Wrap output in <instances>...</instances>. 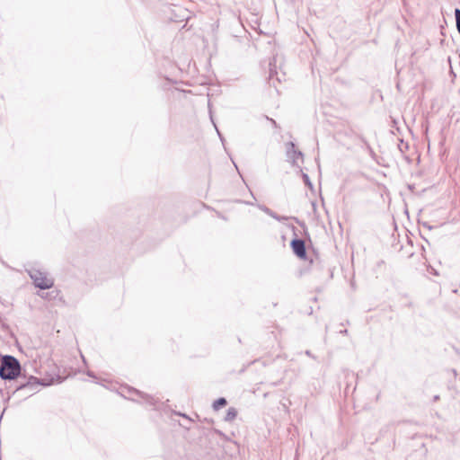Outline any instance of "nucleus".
<instances>
[{
  "instance_id": "nucleus-1",
  "label": "nucleus",
  "mask_w": 460,
  "mask_h": 460,
  "mask_svg": "<svg viewBox=\"0 0 460 460\" xmlns=\"http://www.w3.org/2000/svg\"><path fill=\"white\" fill-rule=\"evenodd\" d=\"M21 371L19 361L13 356H4L0 359V377L4 380H13Z\"/></svg>"
},
{
  "instance_id": "nucleus-2",
  "label": "nucleus",
  "mask_w": 460,
  "mask_h": 460,
  "mask_svg": "<svg viewBox=\"0 0 460 460\" xmlns=\"http://www.w3.org/2000/svg\"><path fill=\"white\" fill-rule=\"evenodd\" d=\"M28 273L34 285L40 289H49L54 285V280L51 278H49L46 272L31 269L28 270Z\"/></svg>"
},
{
  "instance_id": "nucleus-3",
  "label": "nucleus",
  "mask_w": 460,
  "mask_h": 460,
  "mask_svg": "<svg viewBox=\"0 0 460 460\" xmlns=\"http://www.w3.org/2000/svg\"><path fill=\"white\" fill-rule=\"evenodd\" d=\"M287 156L294 165H298L299 161H303L302 152L296 149L295 144L293 142L287 144Z\"/></svg>"
},
{
  "instance_id": "nucleus-4",
  "label": "nucleus",
  "mask_w": 460,
  "mask_h": 460,
  "mask_svg": "<svg viewBox=\"0 0 460 460\" xmlns=\"http://www.w3.org/2000/svg\"><path fill=\"white\" fill-rule=\"evenodd\" d=\"M291 247L294 252V253L299 257V258H305L306 252H305V242L302 239H294L291 242Z\"/></svg>"
},
{
  "instance_id": "nucleus-5",
  "label": "nucleus",
  "mask_w": 460,
  "mask_h": 460,
  "mask_svg": "<svg viewBox=\"0 0 460 460\" xmlns=\"http://www.w3.org/2000/svg\"><path fill=\"white\" fill-rule=\"evenodd\" d=\"M41 385L40 380L37 377L31 376L29 378V381L25 385H21L19 389H26V388H32L37 387L38 385Z\"/></svg>"
},
{
  "instance_id": "nucleus-6",
  "label": "nucleus",
  "mask_w": 460,
  "mask_h": 460,
  "mask_svg": "<svg viewBox=\"0 0 460 460\" xmlns=\"http://www.w3.org/2000/svg\"><path fill=\"white\" fill-rule=\"evenodd\" d=\"M260 208L265 212L267 215H269L270 217L275 218L276 220L278 221H284L287 219V217H279L278 216L275 212H273L271 209H270L269 208L265 207V206H260Z\"/></svg>"
},
{
  "instance_id": "nucleus-7",
  "label": "nucleus",
  "mask_w": 460,
  "mask_h": 460,
  "mask_svg": "<svg viewBox=\"0 0 460 460\" xmlns=\"http://www.w3.org/2000/svg\"><path fill=\"white\" fill-rule=\"evenodd\" d=\"M237 416V411L235 408L234 407H231L227 410L226 411V417H225V420L226 421H232L234 420Z\"/></svg>"
},
{
  "instance_id": "nucleus-8",
  "label": "nucleus",
  "mask_w": 460,
  "mask_h": 460,
  "mask_svg": "<svg viewBox=\"0 0 460 460\" xmlns=\"http://www.w3.org/2000/svg\"><path fill=\"white\" fill-rule=\"evenodd\" d=\"M227 403L226 400L223 397L218 398L213 402V409L218 411L220 408L226 406Z\"/></svg>"
},
{
  "instance_id": "nucleus-9",
  "label": "nucleus",
  "mask_w": 460,
  "mask_h": 460,
  "mask_svg": "<svg viewBox=\"0 0 460 460\" xmlns=\"http://www.w3.org/2000/svg\"><path fill=\"white\" fill-rule=\"evenodd\" d=\"M303 180H304L305 183L307 186H309L310 188H312V183H311L310 179H309V177H308V175H307V174H305H305H303Z\"/></svg>"
},
{
  "instance_id": "nucleus-10",
  "label": "nucleus",
  "mask_w": 460,
  "mask_h": 460,
  "mask_svg": "<svg viewBox=\"0 0 460 460\" xmlns=\"http://www.w3.org/2000/svg\"><path fill=\"white\" fill-rule=\"evenodd\" d=\"M86 374H87V376H90V377L96 378V376H95L94 373H93V372H92V371H87V373H86Z\"/></svg>"
},
{
  "instance_id": "nucleus-11",
  "label": "nucleus",
  "mask_w": 460,
  "mask_h": 460,
  "mask_svg": "<svg viewBox=\"0 0 460 460\" xmlns=\"http://www.w3.org/2000/svg\"><path fill=\"white\" fill-rule=\"evenodd\" d=\"M305 354H306L307 356H309V357H313V356H312V354H311V352H310V350H306V351H305Z\"/></svg>"
},
{
  "instance_id": "nucleus-12",
  "label": "nucleus",
  "mask_w": 460,
  "mask_h": 460,
  "mask_svg": "<svg viewBox=\"0 0 460 460\" xmlns=\"http://www.w3.org/2000/svg\"><path fill=\"white\" fill-rule=\"evenodd\" d=\"M270 121L272 122V124L276 127L277 126V123L274 119H270Z\"/></svg>"
},
{
  "instance_id": "nucleus-13",
  "label": "nucleus",
  "mask_w": 460,
  "mask_h": 460,
  "mask_svg": "<svg viewBox=\"0 0 460 460\" xmlns=\"http://www.w3.org/2000/svg\"><path fill=\"white\" fill-rule=\"evenodd\" d=\"M217 135H219V137L222 138L221 135H220V132L218 131V129L217 128Z\"/></svg>"
}]
</instances>
